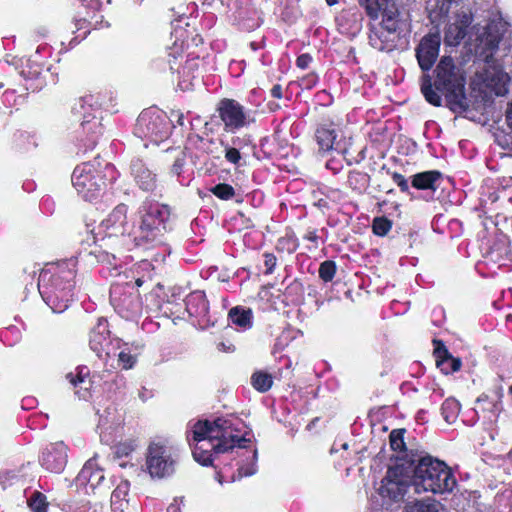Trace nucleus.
Wrapping results in <instances>:
<instances>
[{
    "label": "nucleus",
    "mask_w": 512,
    "mask_h": 512,
    "mask_svg": "<svg viewBox=\"0 0 512 512\" xmlns=\"http://www.w3.org/2000/svg\"><path fill=\"white\" fill-rule=\"evenodd\" d=\"M246 430L247 426L240 418L229 415L213 421L189 422L187 439L195 461L202 466H211L219 454L232 455L237 466V479H241L257 472V449L247 437Z\"/></svg>",
    "instance_id": "obj_1"
},
{
    "label": "nucleus",
    "mask_w": 512,
    "mask_h": 512,
    "mask_svg": "<svg viewBox=\"0 0 512 512\" xmlns=\"http://www.w3.org/2000/svg\"><path fill=\"white\" fill-rule=\"evenodd\" d=\"M128 207L117 205L99 224L94 242H102L101 247L115 251L132 250L135 246H148L159 241L163 233V219L167 216V206L158 202L144 201L139 208V223L131 226L127 221Z\"/></svg>",
    "instance_id": "obj_2"
},
{
    "label": "nucleus",
    "mask_w": 512,
    "mask_h": 512,
    "mask_svg": "<svg viewBox=\"0 0 512 512\" xmlns=\"http://www.w3.org/2000/svg\"><path fill=\"white\" fill-rule=\"evenodd\" d=\"M77 259L47 263L38 278V291L55 313L64 312L73 299Z\"/></svg>",
    "instance_id": "obj_3"
},
{
    "label": "nucleus",
    "mask_w": 512,
    "mask_h": 512,
    "mask_svg": "<svg viewBox=\"0 0 512 512\" xmlns=\"http://www.w3.org/2000/svg\"><path fill=\"white\" fill-rule=\"evenodd\" d=\"M145 282L138 268L119 274L118 280L110 287V304L115 312L126 320H137L143 312V302L136 287Z\"/></svg>",
    "instance_id": "obj_4"
},
{
    "label": "nucleus",
    "mask_w": 512,
    "mask_h": 512,
    "mask_svg": "<svg viewBox=\"0 0 512 512\" xmlns=\"http://www.w3.org/2000/svg\"><path fill=\"white\" fill-rule=\"evenodd\" d=\"M456 484L452 470L443 461L431 456H423L417 460L411 477V486L416 493L452 492Z\"/></svg>",
    "instance_id": "obj_5"
},
{
    "label": "nucleus",
    "mask_w": 512,
    "mask_h": 512,
    "mask_svg": "<svg viewBox=\"0 0 512 512\" xmlns=\"http://www.w3.org/2000/svg\"><path fill=\"white\" fill-rule=\"evenodd\" d=\"M115 179L114 166L109 163L102 165L98 158L77 165L71 175L77 194L88 202L101 197L106 190L107 181Z\"/></svg>",
    "instance_id": "obj_6"
},
{
    "label": "nucleus",
    "mask_w": 512,
    "mask_h": 512,
    "mask_svg": "<svg viewBox=\"0 0 512 512\" xmlns=\"http://www.w3.org/2000/svg\"><path fill=\"white\" fill-rule=\"evenodd\" d=\"M434 85L445 94L447 106L453 112L461 113L468 107L465 95V78L451 57H443L435 69Z\"/></svg>",
    "instance_id": "obj_7"
},
{
    "label": "nucleus",
    "mask_w": 512,
    "mask_h": 512,
    "mask_svg": "<svg viewBox=\"0 0 512 512\" xmlns=\"http://www.w3.org/2000/svg\"><path fill=\"white\" fill-rule=\"evenodd\" d=\"M172 128V120L165 112L156 107H150L143 110L138 116L134 134L142 140L158 145L168 139Z\"/></svg>",
    "instance_id": "obj_8"
},
{
    "label": "nucleus",
    "mask_w": 512,
    "mask_h": 512,
    "mask_svg": "<svg viewBox=\"0 0 512 512\" xmlns=\"http://www.w3.org/2000/svg\"><path fill=\"white\" fill-rule=\"evenodd\" d=\"M179 462V454L174 448L161 444L151 443L146 454V469L155 479L171 477Z\"/></svg>",
    "instance_id": "obj_9"
},
{
    "label": "nucleus",
    "mask_w": 512,
    "mask_h": 512,
    "mask_svg": "<svg viewBox=\"0 0 512 512\" xmlns=\"http://www.w3.org/2000/svg\"><path fill=\"white\" fill-rule=\"evenodd\" d=\"M216 111L223 123V129L227 133H236L255 123L254 112L234 99L220 100Z\"/></svg>",
    "instance_id": "obj_10"
},
{
    "label": "nucleus",
    "mask_w": 512,
    "mask_h": 512,
    "mask_svg": "<svg viewBox=\"0 0 512 512\" xmlns=\"http://www.w3.org/2000/svg\"><path fill=\"white\" fill-rule=\"evenodd\" d=\"M89 346L96 355L104 359L105 357H114L116 351L121 348V339L112 338L105 318H99L96 325L91 329L89 337Z\"/></svg>",
    "instance_id": "obj_11"
},
{
    "label": "nucleus",
    "mask_w": 512,
    "mask_h": 512,
    "mask_svg": "<svg viewBox=\"0 0 512 512\" xmlns=\"http://www.w3.org/2000/svg\"><path fill=\"white\" fill-rule=\"evenodd\" d=\"M410 484L411 479L408 475H405L403 466L389 467L381 481L379 494L384 498L398 501L405 495Z\"/></svg>",
    "instance_id": "obj_12"
},
{
    "label": "nucleus",
    "mask_w": 512,
    "mask_h": 512,
    "mask_svg": "<svg viewBox=\"0 0 512 512\" xmlns=\"http://www.w3.org/2000/svg\"><path fill=\"white\" fill-rule=\"evenodd\" d=\"M185 310L193 318V325L205 329L213 324L209 316V303L203 291H194L185 299Z\"/></svg>",
    "instance_id": "obj_13"
},
{
    "label": "nucleus",
    "mask_w": 512,
    "mask_h": 512,
    "mask_svg": "<svg viewBox=\"0 0 512 512\" xmlns=\"http://www.w3.org/2000/svg\"><path fill=\"white\" fill-rule=\"evenodd\" d=\"M478 75L485 86L491 89L497 96L507 92L509 76L503 71L501 66L494 63L492 55L486 57L485 66Z\"/></svg>",
    "instance_id": "obj_14"
},
{
    "label": "nucleus",
    "mask_w": 512,
    "mask_h": 512,
    "mask_svg": "<svg viewBox=\"0 0 512 512\" xmlns=\"http://www.w3.org/2000/svg\"><path fill=\"white\" fill-rule=\"evenodd\" d=\"M102 3L100 0H81L80 10L74 18V23L77 31L93 27L94 29L109 27V23L104 21L103 16L99 19L96 17V12L100 10Z\"/></svg>",
    "instance_id": "obj_15"
},
{
    "label": "nucleus",
    "mask_w": 512,
    "mask_h": 512,
    "mask_svg": "<svg viewBox=\"0 0 512 512\" xmlns=\"http://www.w3.org/2000/svg\"><path fill=\"white\" fill-rule=\"evenodd\" d=\"M441 37L439 33L425 35L416 47V58L419 67L428 72L435 64L440 50Z\"/></svg>",
    "instance_id": "obj_16"
},
{
    "label": "nucleus",
    "mask_w": 512,
    "mask_h": 512,
    "mask_svg": "<svg viewBox=\"0 0 512 512\" xmlns=\"http://www.w3.org/2000/svg\"><path fill=\"white\" fill-rule=\"evenodd\" d=\"M485 264L490 268H501L512 262L509 241L505 235L496 237L484 250Z\"/></svg>",
    "instance_id": "obj_17"
},
{
    "label": "nucleus",
    "mask_w": 512,
    "mask_h": 512,
    "mask_svg": "<svg viewBox=\"0 0 512 512\" xmlns=\"http://www.w3.org/2000/svg\"><path fill=\"white\" fill-rule=\"evenodd\" d=\"M40 465L52 473H61L67 464V446L62 442L47 445L40 457Z\"/></svg>",
    "instance_id": "obj_18"
},
{
    "label": "nucleus",
    "mask_w": 512,
    "mask_h": 512,
    "mask_svg": "<svg viewBox=\"0 0 512 512\" xmlns=\"http://www.w3.org/2000/svg\"><path fill=\"white\" fill-rule=\"evenodd\" d=\"M250 144L251 138L248 135L233 136L229 142L221 140L220 145L223 148L225 161L233 165L235 169L245 166L246 153L244 150Z\"/></svg>",
    "instance_id": "obj_19"
},
{
    "label": "nucleus",
    "mask_w": 512,
    "mask_h": 512,
    "mask_svg": "<svg viewBox=\"0 0 512 512\" xmlns=\"http://www.w3.org/2000/svg\"><path fill=\"white\" fill-rule=\"evenodd\" d=\"M170 218V210L167 207V216L163 219V233L160 236L159 241L146 246H135L134 248L142 249L143 251L152 252L149 259H145L141 262L138 268H147L151 263L161 264L171 253L170 246L166 243L165 235L167 233V222Z\"/></svg>",
    "instance_id": "obj_20"
},
{
    "label": "nucleus",
    "mask_w": 512,
    "mask_h": 512,
    "mask_svg": "<svg viewBox=\"0 0 512 512\" xmlns=\"http://www.w3.org/2000/svg\"><path fill=\"white\" fill-rule=\"evenodd\" d=\"M130 175L135 184L145 192H153L157 187V174L141 158L131 160Z\"/></svg>",
    "instance_id": "obj_21"
},
{
    "label": "nucleus",
    "mask_w": 512,
    "mask_h": 512,
    "mask_svg": "<svg viewBox=\"0 0 512 512\" xmlns=\"http://www.w3.org/2000/svg\"><path fill=\"white\" fill-rule=\"evenodd\" d=\"M379 26L401 39L410 32L408 20L404 18L395 6L386 7L383 10Z\"/></svg>",
    "instance_id": "obj_22"
},
{
    "label": "nucleus",
    "mask_w": 512,
    "mask_h": 512,
    "mask_svg": "<svg viewBox=\"0 0 512 512\" xmlns=\"http://www.w3.org/2000/svg\"><path fill=\"white\" fill-rule=\"evenodd\" d=\"M338 130L336 124L331 121L320 123L315 130V141L321 152H329L332 150L346 153V149L340 150L339 142H337Z\"/></svg>",
    "instance_id": "obj_23"
},
{
    "label": "nucleus",
    "mask_w": 512,
    "mask_h": 512,
    "mask_svg": "<svg viewBox=\"0 0 512 512\" xmlns=\"http://www.w3.org/2000/svg\"><path fill=\"white\" fill-rule=\"evenodd\" d=\"M42 70V65L36 59L29 58L22 63L19 74L25 81L26 90L37 92L45 86Z\"/></svg>",
    "instance_id": "obj_24"
},
{
    "label": "nucleus",
    "mask_w": 512,
    "mask_h": 512,
    "mask_svg": "<svg viewBox=\"0 0 512 512\" xmlns=\"http://www.w3.org/2000/svg\"><path fill=\"white\" fill-rule=\"evenodd\" d=\"M72 111L75 115H77L81 120V127L85 133L92 134V144L94 145L97 142L99 135L103 133V127L98 120L96 113L99 111L96 108H80L79 107V99L74 104Z\"/></svg>",
    "instance_id": "obj_25"
},
{
    "label": "nucleus",
    "mask_w": 512,
    "mask_h": 512,
    "mask_svg": "<svg viewBox=\"0 0 512 512\" xmlns=\"http://www.w3.org/2000/svg\"><path fill=\"white\" fill-rule=\"evenodd\" d=\"M104 480V472L97 466L94 459H90L85 463L76 478L78 485L84 486L87 493L89 492L88 488L94 492Z\"/></svg>",
    "instance_id": "obj_26"
},
{
    "label": "nucleus",
    "mask_w": 512,
    "mask_h": 512,
    "mask_svg": "<svg viewBox=\"0 0 512 512\" xmlns=\"http://www.w3.org/2000/svg\"><path fill=\"white\" fill-rule=\"evenodd\" d=\"M90 370L87 366H78L75 371L66 374V379L75 389V395L79 399L87 400L90 396L92 382Z\"/></svg>",
    "instance_id": "obj_27"
},
{
    "label": "nucleus",
    "mask_w": 512,
    "mask_h": 512,
    "mask_svg": "<svg viewBox=\"0 0 512 512\" xmlns=\"http://www.w3.org/2000/svg\"><path fill=\"white\" fill-rule=\"evenodd\" d=\"M116 106V94L111 90L100 91L96 94H89L79 98V107L96 108L97 111L102 109L106 111H114Z\"/></svg>",
    "instance_id": "obj_28"
},
{
    "label": "nucleus",
    "mask_w": 512,
    "mask_h": 512,
    "mask_svg": "<svg viewBox=\"0 0 512 512\" xmlns=\"http://www.w3.org/2000/svg\"><path fill=\"white\" fill-rule=\"evenodd\" d=\"M401 38L378 26L372 27L369 33L370 45L379 51H393L397 48Z\"/></svg>",
    "instance_id": "obj_29"
},
{
    "label": "nucleus",
    "mask_w": 512,
    "mask_h": 512,
    "mask_svg": "<svg viewBox=\"0 0 512 512\" xmlns=\"http://www.w3.org/2000/svg\"><path fill=\"white\" fill-rule=\"evenodd\" d=\"M232 17L243 30L252 31L259 27L257 11L248 5L237 7Z\"/></svg>",
    "instance_id": "obj_30"
},
{
    "label": "nucleus",
    "mask_w": 512,
    "mask_h": 512,
    "mask_svg": "<svg viewBox=\"0 0 512 512\" xmlns=\"http://www.w3.org/2000/svg\"><path fill=\"white\" fill-rule=\"evenodd\" d=\"M441 173L436 170L424 171L411 177V185L418 190L436 191L437 182L441 179Z\"/></svg>",
    "instance_id": "obj_31"
},
{
    "label": "nucleus",
    "mask_w": 512,
    "mask_h": 512,
    "mask_svg": "<svg viewBox=\"0 0 512 512\" xmlns=\"http://www.w3.org/2000/svg\"><path fill=\"white\" fill-rule=\"evenodd\" d=\"M142 349L141 345H129L121 341V348L116 351L118 363L123 369H131L137 362V357Z\"/></svg>",
    "instance_id": "obj_32"
},
{
    "label": "nucleus",
    "mask_w": 512,
    "mask_h": 512,
    "mask_svg": "<svg viewBox=\"0 0 512 512\" xmlns=\"http://www.w3.org/2000/svg\"><path fill=\"white\" fill-rule=\"evenodd\" d=\"M436 364L437 367L444 373L450 374L460 370L461 360L453 357L446 348L436 349Z\"/></svg>",
    "instance_id": "obj_33"
},
{
    "label": "nucleus",
    "mask_w": 512,
    "mask_h": 512,
    "mask_svg": "<svg viewBox=\"0 0 512 512\" xmlns=\"http://www.w3.org/2000/svg\"><path fill=\"white\" fill-rule=\"evenodd\" d=\"M230 322L237 327L238 330L246 331L252 327V311L240 306L233 307L229 313Z\"/></svg>",
    "instance_id": "obj_34"
},
{
    "label": "nucleus",
    "mask_w": 512,
    "mask_h": 512,
    "mask_svg": "<svg viewBox=\"0 0 512 512\" xmlns=\"http://www.w3.org/2000/svg\"><path fill=\"white\" fill-rule=\"evenodd\" d=\"M347 185L356 194L361 195L370 186V175L359 170H351L348 173Z\"/></svg>",
    "instance_id": "obj_35"
},
{
    "label": "nucleus",
    "mask_w": 512,
    "mask_h": 512,
    "mask_svg": "<svg viewBox=\"0 0 512 512\" xmlns=\"http://www.w3.org/2000/svg\"><path fill=\"white\" fill-rule=\"evenodd\" d=\"M116 409L112 406L107 407L102 414H100L99 425L100 429V439L102 442L110 445L114 443V439L110 435H107L104 429L111 428L115 424H119V420L115 418Z\"/></svg>",
    "instance_id": "obj_36"
},
{
    "label": "nucleus",
    "mask_w": 512,
    "mask_h": 512,
    "mask_svg": "<svg viewBox=\"0 0 512 512\" xmlns=\"http://www.w3.org/2000/svg\"><path fill=\"white\" fill-rule=\"evenodd\" d=\"M187 145L190 148H194L199 152L206 154H213L215 145V140L209 137H203L198 134L192 133L187 138Z\"/></svg>",
    "instance_id": "obj_37"
},
{
    "label": "nucleus",
    "mask_w": 512,
    "mask_h": 512,
    "mask_svg": "<svg viewBox=\"0 0 512 512\" xmlns=\"http://www.w3.org/2000/svg\"><path fill=\"white\" fill-rule=\"evenodd\" d=\"M460 410L461 405L459 401L453 397H449L442 403L441 415L447 423L452 424L458 418Z\"/></svg>",
    "instance_id": "obj_38"
},
{
    "label": "nucleus",
    "mask_w": 512,
    "mask_h": 512,
    "mask_svg": "<svg viewBox=\"0 0 512 512\" xmlns=\"http://www.w3.org/2000/svg\"><path fill=\"white\" fill-rule=\"evenodd\" d=\"M467 31L459 23H451L445 30L444 41L449 46L458 45L466 36Z\"/></svg>",
    "instance_id": "obj_39"
},
{
    "label": "nucleus",
    "mask_w": 512,
    "mask_h": 512,
    "mask_svg": "<svg viewBox=\"0 0 512 512\" xmlns=\"http://www.w3.org/2000/svg\"><path fill=\"white\" fill-rule=\"evenodd\" d=\"M421 91L427 102L434 106H440L442 102L441 96L433 90L432 80L429 74H424L421 78Z\"/></svg>",
    "instance_id": "obj_40"
},
{
    "label": "nucleus",
    "mask_w": 512,
    "mask_h": 512,
    "mask_svg": "<svg viewBox=\"0 0 512 512\" xmlns=\"http://www.w3.org/2000/svg\"><path fill=\"white\" fill-rule=\"evenodd\" d=\"M252 386L259 392H267L272 384L273 378L270 374L265 372H255L251 377Z\"/></svg>",
    "instance_id": "obj_41"
},
{
    "label": "nucleus",
    "mask_w": 512,
    "mask_h": 512,
    "mask_svg": "<svg viewBox=\"0 0 512 512\" xmlns=\"http://www.w3.org/2000/svg\"><path fill=\"white\" fill-rule=\"evenodd\" d=\"M404 512H438V503L435 500H421L409 503Z\"/></svg>",
    "instance_id": "obj_42"
},
{
    "label": "nucleus",
    "mask_w": 512,
    "mask_h": 512,
    "mask_svg": "<svg viewBox=\"0 0 512 512\" xmlns=\"http://www.w3.org/2000/svg\"><path fill=\"white\" fill-rule=\"evenodd\" d=\"M27 504L33 512H47L48 501L46 496L39 492L33 491L27 499Z\"/></svg>",
    "instance_id": "obj_43"
},
{
    "label": "nucleus",
    "mask_w": 512,
    "mask_h": 512,
    "mask_svg": "<svg viewBox=\"0 0 512 512\" xmlns=\"http://www.w3.org/2000/svg\"><path fill=\"white\" fill-rule=\"evenodd\" d=\"M209 191L217 198L227 201L231 200L235 195V189L226 183H219L209 189Z\"/></svg>",
    "instance_id": "obj_44"
},
{
    "label": "nucleus",
    "mask_w": 512,
    "mask_h": 512,
    "mask_svg": "<svg viewBox=\"0 0 512 512\" xmlns=\"http://www.w3.org/2000/svg\"><path fill=\"white\" fill-rule=\"evenodd\" d=\"M337 271L336 263L332 260H326L320 264L319 277L324 282H330L333 280Z\"/></svg>",
    "instance_id": "obj_45"
},
{
    "label": "nucleus",
    "mask_w": 512,
    "mask_h": 512,
    "mask_svg": "<svg viewBox=\"0 0 512 512\" xmlns=\"http://www.w3.org/2000/svg\"><path fill=\"white\" fill-rule=\"evenodd\" d=\"M392 228V223L385 217H377L373 220V233L377 236H385Z\"/></svg>",
    "instance_id": "obj_46"
},
{
    "label": "nucleus",
    "mask_w": 512,
    "mask_h": 512,
    "mask_svg": "<svg viewBox=\"0 0 512 512\" xmlns=\"http://www.w3.org/2000/svg\"><path fill=\"white\" fill-rule=\"evenodd\" d=\"M404 430L398 429L393 430L390 435V446L394 451H404L405 450V442H404Z\"/></svg>",
    "instance_id": "obj_47"
},
{
    "label": "nucleus",
    "mask_w": 512,
    "mask_h": 512,
    "mask_svg": "<svg viewBox=\"0 0 512 512\" xmlns=\"http://www.w3.org/2000/svg\"><path fill=\"white\" fill-rule=\"evenodd\" d=\"M497 200L498 195L495 191L489 192L488 195L482 193L480 197L481 210L486 214L493 212L494 209L492 206L497 202Z\"/></svg>",
    "instance_id": "obj_48"
},
{
    "label": "nucleus",
    "mask_w": 512,
    "mask_h": 512,
    "mask_svg": "<svg viewBox=\"0 0 512 512\" xmlns=\"http://www.w3.org/2000/svg\"><path fill=\"white\" fill-rule=\"evenodd\" d=\"M359 5L363 7L371 19H377L379 16V0H358Z\"/></svg>",
    "instance_id": "obj_49"
},
{
    "label": "nucleus",
    "mask_w": 512,
    "mask_h": 512,
    "mask_svg": "<svg viewBox=\"0 0 512 512\" xmlns=\"http://www.w3.org/2000/svg\"><path fill=\"white\" fill-rule=\"evenodd\" d=\"M129 484L127 481L120 483L112 492L111 501L113 504L125 499L128 494Z\"/></svg>",
    "instance_id": "obj_50"
},
{
    "label": "nucleus",
    "mask_w": 512,
    "mask_h": 512,
    "mask_svg": "<svg viewBox=\"0 0 512 512\" xmlns=\"http://www.w3.org/2000/svg\"><path fill=\"white\" fill-rule=\"evenodd\" d=\"M391 177H392L393 182L399 187L401 192L407 193L408 195L411 196V198H413V194L410 191L408 180L405 178L404 175H402L398 172H393L391 174Z\"/></svg>",
    "instance_id": "obj_51"
},
{
    "label": "nucleus",
    "mask_w": 512,
    "mask_h": 512,
    "mask_svg": "<svg viewBox=\"0 0 512 512\" xmlns=\"http://www.w3.org/2000/svg\"><path fill=\"white\" fill-rule=\"evenodd\" d=\"M318 80H319L318 75L316 73H314V72H311V73L303 76L299 80V86L302 89L310 90V89H312L313 87L316 86V84L318 83Z\"/></svg>",
    "instance_id": "obj_52"
},
{
    "label": "nucleus",
    "mask_w": 512,
    "mask_h": 512,
    "mask_svg": "<svg viewBox=\"0 0 512 512\" xmlns=\"http://www.w3.org/2000/svg\"><path fill=\"white\" fill-rule=\"evenodd\" d=\"M427 390L431 391L430 400L432 403H436L444 396V391L434 381L427 384Z\"/></svg>",
    "instance_id": "obj_53"
},
{
    "label": "nucleus",
    "mask_w": 512,
    "mask_h": 512,
    "mask_svg": "<svg viewBox=\"0 0 512 512\" xmlns=\"http://www.w3.org/2000/svg\"><path fill=\"white\" fill-rule=\"evenodd\" d=\"M184 165H185V154H184L183 151L178 150L176 158H175L174 163L172 165V172L175 175L179 176L182 173V171H183Z\"/></svg>",
    "instance_id": "obj_54"
},
{
    "label": "nucleus",
    "mask_w": 512,
    "mask_h": 512,
    "mask_svg": "<svg viewBox=\"0 0 512 512\" xmlns=\"http://www.w3.org/2000/svg\"><path fill=\"white\" fill-rule=\"evenodd\" d=\"M263 256H264V265L266 268L264 274H266V275L272 274L274 272V269L277 264V258L272 253H264Z\"/></svg>",
    "instance_id": "obj_55"
},
{
    "label": "nucleus",
    "mask_w": 512,
    "mask_h": 512,
    "mask_svg": "<svg viewBox=\"0 0 512 512\" xmlns=\"http://www.w3.org/2000/svg\"><path fill=\"white\" fill-rule=\"evenodd\" d=\"M315 97L317 102L322 106H330L333 103L332 95L326 90L319 91Z\"/></svg>",
    "instance_id": "obj_56"
},
{
    "label": "nucleus",
    "mask_w": 512,
    "mask_h": 512,
    "mask_svg": "<svg viewBox=\"0 0 512 512\" xmlns=\"http://www.w3.org/2000/svg\"><path fill=\"white\" fill-rule=\"evenodd\" d=\"M313 61V57L309 53L300 54L296 59V66L300 69H307Z\"/></svg>",
    "instance_id": "obj_57"
},
{
    "label": "nucleus",
    "mask_w": 512,
    "mask_h": 512,
    "mask_svg": "<svg viewBox=\"0 0 512 512\" xmlns=\"http://www.w3.org/2000/svg\"><path fill=\"white\" fill-rule=\"evenodd\" d=\"M477 402L478 403L487 402V405H488L487 409H489L490 412H491V415L488 417V419L490 421H493L497 417V414H498V411H499L498 406H497L496 403L487 401V396H484V395L480 396L477 399Z\"/></svg>",
    "instance_id": "obj_58"
},
{
    "label": "nucleus",
    "mask_w": 512,
    "mask_h": 512,
    "mask_svg": "<svg viewBox=\"0 0 512 512\" xmlns=\"http://www.w3.org/2000/svg\"><path fill=\"white\" fill-rule=\"evenodd\" d=\"M169 53H168V64L170 66V69L171 70H174V64L176 63V60L178 59V57H180L182 55V52H181V49L178 47V46H174L172 48L169 49Z\"/></svg>",
    "instance_id": "obj_59"
},
{
    "label": "nucleus",
    "mask_w": 512,
    "mask_h": 512,
    "mask_svg": "<svg viewBox=\"0 0 512 512\" xmlns=\"http://www.w3.org/2000/svg\"><path fill=\"white\" fill-rule=\"evenodd\" d=\"M17 474L14 471H4L0 473V483L4 486L6 484H11L14 480L17 479Z\"/></svg>",
    "instance_id": "obj_60"
},
{
    "label": "nucleus",
    "mask_w": 512,
    "mask_h": 512,
    "mask_svg": "<svg viewBox=\"0 0 512 512\" xmlns=\"http://www.w3.org/2000/svg\"><path fill=\"white\" fill-rule=\"evenodd\" d=\"M326 168L330 170L333 174H338L342 170L343 165L339 160L329 159L326 162Z\"/></svg>",
    "instance_id": "obj_61"
},
{
    "label": "nucleus",
    "mask_w": 512,
    "mask_h": 512,
    "mask_svg": "<svg viewBox=\"0 0 512 512\" xmlns=\"http://www.w3.org/2000/svg\"><path fill=\"white\" fill-rule=\"evenodd\" d=\"M471 22H472L471 16L468 14H463L459 17V19L455 23H459L461 26H463L465 31H467V28L470 26Z\"/></svg>",
    "instance_id": "obj_62"
},
{
    "label": "nucleus",
    "mask_w": 512,
    "mask_h": 512,
    "mask_svg": "<svg viewBox=\"0 0 512 512\" xmlns=\"http://www.w3.org/2000/svg\"><path fill=\"white\" fill-rule=\"evenodd\" d=\"M271 96L276 99H281L283 97L281 85L276 84L272 87Z\"/></svg>",
    "instance_id": "obj_63"
},
{
    "label": "nucleus",
    "mask_w": 512,
    "mask_h": 512,
    "mask_svg": "<svg viewBox=\"0 0 512 512\" xmlns=\"http://www.w3.org/2000/svg\"><path fill=\"white\" fill-rule=\"evenodd\" d=\"M318 238L319 237H318L316 231H309L304 236V239L311 241V242L315 243L316 245L318 243Z\"/></svg>",
    "instance_id": "obj_64"
}]
</instances>
